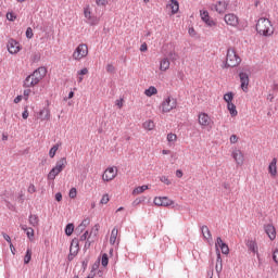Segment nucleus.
<instances>
[{
    "label": "nucleus",
    "instance_id": "obj_1",
    "mask_svg": "<svg viewBox=\"0 0 278 278\" xmlns=\"http://www.w3.org/2000/svg\"><path fill=\"white\" fill-rule=\"evenodd\" d=\"M256 31L260 34V36L265 37L273 36V34H275V30L273 29V23L266 17L258 18L256 23Z\"/></svg>",
    "mask_w": 278,
    "mask_h": 278
},
{
    "label": "nucleus",
    "instance_id": "obj_2",
    "mask_svg": "<svg viewBox=\"0 0 278 278\" xmlns=\"http://www.w3.org/2000/svg\"><path fill=\"white\" fill-rule=\"evenodd\" d=\"M240 62H242V59L236 53V49L228 48L223 68H235V66H239Z\"/></svg>",
    "mask_w": 278,
    "mask_h": 278
},
{
    "label": "nucleus",
    "instance_id": "obj_3",
    "mask_svg": "<svg viewBox=\"0 0 278 278\" xmlns=\"http://www.w3.org/2000/svg\"><path fill=\"white\" fill-rule=\"evenodd\" d=\"M198 123L199 125H201L202 129H212V125H214L212 117H210L207 113H203V112L199 114Z\"/></svg>",
    "mask_w": 278,
    "mask_h": 278
},
{
    "label": "nucleus",
    "instance_id": "obj_4",
    "mask_svg": "<svg viewBox=\"0 0 278 278\" xmlns=\"http://www.w3.org/2000/svg\"><path fill=\"white\" fill-rule=\"evenodd\" d=\"M88 55V46L86 43H80L76 47L73 59L76 61L84 60Z\"/></svg>",
    "mask_w": 278,
    "mask_h": 278
},
{
    "label": "nucleus",
    "instance_id": "obj_5",
    "mask_svg": "<svg viewBox=\"0 0 278 278\" xmlns=\"http://www.w3.org/2000/svg\"><path fill=\"white\" fill-rule=\"evenodd\" d=\"M162 112L164 114L172 112V110H175L177 108V99L167 97L161 104Z\"/></svg>",
    "mask_w": 278,
    "mask_h": 278
},
{
    "label": "nucleus",
    "instance_id": "obj_6",
    "mask_svg": "<svg viewBox=\"0 0 278 278\" xmlns=\"http://www.w3.org/2000/svg\"><path fill=\"white\" fill-rule=\"evenodd\" d=\"M33 79L35 80V84H40L45 77H47V67L40 66L37 70L34 71V73L30 74Z\"/></svg>",
    "mask_w": 278,
    "mask_h": 278
},
{
    "label": "nucleus",
    "instance_id": "obj_7",
    "mask_svg": "<svg viewBox=\"0 0 278 278\" xmlns=\"http://www.w3.org/2000/svg\"><path fill=\"white\" fill-rule=\"evenodd\" d=\"M227 8H229V2L225 0H219L215 4H211V10L218 14H225V12H227Z\"/></svg>",
    "mask_w": 278,
    "mask_h": 278
},
{
    "label": "nucleus",
    "instance_id": "obj_8",
    "mask_svg": "<svg viewBox=\"0 0 278 278\" xmlns=\"http://www.w3.org/2000/svg\"><path fill=\"white\" fill-rule=\"evenodd\" d=\"M66 157H62L61 160H59L55 163V166L49 172L48 175H59L62 173V170H64V168H66Z\"/></svg>",
    "mask_w": 278,
    "mask_h": 278
},
{
    "label": "nucleus",
    "instance_id": "obj_9",
    "mask_svg": "<svg viewBox=\"0 0 278 278\" xmlns=\"http://www.w3.org/2000/svg\"><path fill=\"white\" fill-rule=\"evenodd\" d=\"M7 49L11 55H16L18 51H21L23 48L21 47V43L16 41V39H9V42L7 45Z\"/></svg>",
    "mask_w": 278,
    "mask_h": 278
},
{
    "label": "nucleus",
    "instance_id": "obj_10",
    "mask_svg": "<svg viewBox=\"0 0 278 278\" xmlns=\"http://www.w3.org/2000/svg\"><path fill=\"white\" fill-rule=\"evenodd\" d=\"M201 21L205 24L206 27H216L215 21L210 16V12L207 10L200 11Z\"/></svg>",
    "mask_w": 278,
    "mask_h": 278
},
{
    "label": "nucleus",
    "instance_id": "obj_11",
    "mask_svg": "<svg viewBox=\"0 0 278 278\" xmlns=\"http://www.w3.org/2000/svg\"><path fill=\"white\" fill-rule=\"evenodd\" d=\"M154 205H157L159 207H169V205H175V202L168 199V197H155Z\"/></svg>",
    "mask_w": 278,
    "mask_h": 278
},
{
    "label": "nucleus",
    "instance_id": "obj_12",
    "mask_svg": "<svg viewBox=\"0 0 278 278\" xmlns=\"http://www.w3.org/2000/svg\"><path fill=\"white\" fill-rule=\"evenodd\" d=\"M239 78L241 83V90H243V92H249V74H247V72H240Z\"/></svg>",
    "mask_w": 278,
    "mask_h": 278
},
{
    "label": "nucleus",
    "instance_id": "obj_13",
    "mask_svg": "<svg viewBox=\"0 0 278 278\" xmlns=\"http://www.w3.org/2000/svg\"><path fill=\"white\" fill-rule=\"evenodd\" d=\"M224 21L226 25H230V27H238V15L233 13H228L224 16Z\"/></svg>",
    "mask_w": 278,
    "mask_h": 278
},
{
    "label": "nucleus",
    "instance_id": "obj_14",
    "mask_svg": "<svg viewBox=\"0 0 278 278\" xmlns=\"http://www.w3.org/2000/svg\"><path fill=\"white\" fill-rule=\"evenodd\" d=\"M215 247H216V249H218V247H219V249H220L223 255H229V245H227V243H225V242L223 241V238L217 237Z\"/></svg>",
    "mask_w": 278,
    "mask_h": 278
},
{
    "label": "nucleus",
    "instance_id": "obj_15",
    "mask_svg": "<svg viewBox=\"0 0 278 278\" xmlns=\"http://www.w3.org/2000/svg\"><path fill=\"white\" fill-rule=\"evenodd\" d=\"M216 265H215V270L218 275V277H220V273H223V257L220 256V250L216 249Z\"/></svg>",
    "mask_w": 278,
    "mask_h": 278
},
{
    "label": "nucleus",
    "instance_id": "obj_16",
    "mask_svg": "<svg viewBox=\"0 0 278 278\" xmlns=\"http://www.w3.org/2000/svg\"><path fill=\"white\" fill-rule=\"evenodd\" d=\"M264 229L265 233L270 240H275V238H277V230L275 229V226H273V224L265 225Z\"/></svg>",
    "mask_w": 278,
    "mask_h": 278
},
{
    "label": "nucleus",
    "instance_id": "obj_17",
    "mask_svg": "<svg viewBox=\"0 0 278 278\" xmlns=\"http://www.w3.org/2000/svg\"><path fill=\"white\" fill-rule=\"evenodd\" d=\"M232 157L235 160V162H237V164L240 166L242 164H244V155L242 154V151L240 150H235L232 151Z\"/></svg>",
    "mask_w": 278,
    "mask_h": 278
},
{
    "label": "nucleus",
    "instance_id": "obj_18",
    "mask_svg": "<svg viewBox=\"0 0 278 278\" xmlns=\"http://www.w3.org/2000/svg\"><path fill=\"white\" fill-rule=\"evenodd\" d=\"M100 225L99 224H96L93 227H92V229H91V231H90V233H89V236H88V238H89V240H91V242H94V240H97V236H99V229H100Z\"/></svg>",
    "mask_w": 278,
    "mask_h": 278
},
{
    "label": "nucleus",
    "instance_id": "obj_19",
    "mask_svg": "<svg viewBox=\"0 0 278 278\" xmlns=\"http://www.w3.org/2000/svg\"><path fill=\"white\" fill-rule=\"evenodd\" d=\"M70 253H72L73 255H77V253H79V241L77 239L72 240Z\"/></svg>",
    "mask_w": 278,
    "mask_h": 278
},
{
    "label": "nucleus",
    "instance_id": "obj_20",
    "mask_svg": "<svg viewBox=\"0 0 278 278\" xmlns=\"http://www.w3.org/2000/svg\"><path fill=\"white\" fill-rule=\"evenodd\" d=\"M247 247L249 251H252V253H256V255L260 257L257 242H255L254 240H248Z\"/></svg>",
    "mask_w": 278,
    "mask_h": 278
},
{
    "label": "nucleus",
    "instance_id": "obj_21",
    "mask_svg": "<svg viewBox=\"0 0 278 278\" xmlns=\"http://www.w3.org/2000/svg\"><path fill=\"white\" fill-rule=\"evenodd\" d=\"M34 86H38L36 80H34L31 74L28 75L24 80V88H34Z\"/></svg>",
    "mask_w": 278,
    "mask_h": 278
},
{
    "label": "nucleus",
    "instance_id": "obj_22",
    "mask_svg": "<svg viewBox=\"0 0 278 278\" xmlns=\"http://www.w3.org/2000/svg\"><path fill=\"white\" fill-rule=\"evenodd\" d=\"M268 173L270 175H277V159H273L269 163Z\"/></svg>",
    "mask_w": 278,
    "mask_h": 278
},
{
    "label": "nucleus",
    "instance_id": "obj_23",
    "mask_svg": "<svg viewBox=\"0 0 278 278\" xmlns=\"http://www.w3.org/2000/svg\"><path fill=\"white\" fill-rule=\"evenodd\" d=\"M39 116L41 121H49V118H51V111H49V109H42L39 112Z\"/></svg>",
    "mask_w": 278,
    "mask_h": 278
},
{
    "label": "nucleus",
    "instance_id": "obj_24",
    "mask_svg": "<svg viewBox=\"0 0 278 278\" xmlns=\"http://www.w3.org/2000/svg\"><path fill=\"white\" fill-rule=\"evenodd\" d=\"M227 110L230 114V116H238V110L236 109V104L233 102H228L227 103Z\"/></svg>",
    "mask_w": 278,
    "mask_h": 278
},
{
    "label": "nucleus",
    "instance_id": "obj_25",
    "mask_svg": "<svg viewBox=\"0 0 278 278\" xmlns=\"http://www.w3.org/2000/svg\"><path fill=\"white\" fill-rule=\"evenodd\" d=\"M202 236L205 238V240H212V232L210 231V228L207 226L201 227Z\"/></svg>",
    "mask_w": 278,
    "mask_h": 278
},
{
    "label": "nucleus",
    "instance_id": "obj_26",
    "mask_svg": "<svg viewBox=\"0 0 278 278\" xmlns=\"http://www.w3.org/2000/svg\"><path fill=\"white\" fill-rule=\"evenodd\" d=\"M169 8L172 9V14H177L179 12V1L170 0Z\"/></svg>",
    "mask_w": 278,
    "mask_h": 278
},
{
    "label": "nucleus",
    "instance_id": "obj_27",
    "mask_svg": "<svg viewBox=\"0 0 278 278\" xmlns=\"http://www.w3.org/2000/svg\"><path fill=\"white\" fill-rule=\"evenodd\" d=\"M168 68H170V61H168V59L164 58L160 63V70L168 71Z\"/></svg>",
    "mask_w": 278,
    "mask_h": 278
},
{
    "label": "nucleus",
    "instance_id": "obj_28",
    "mask_svg": "<svg viewBox=\"0 0 278 278\" xmlns=\"http://www.w3.org/2000/svg\"><path fill=\"white\" fill-rule=\"evenodd\" d=\"M116 238H118V228H113L110 237V244H116Z\"/></svg>",
    "mask_w": 278,
    "mask_h": 278
},
{
    "label": "nucleus",
    "instance_id": "obj_29",
    "mask_svg": "<svg viewBox=\"0 0 278 278\" xmlns=\"http://www.w3.org/2000/svg\"><path fill=\"white\" fill-rule=\"evenodd\" d=\"M28 222L31 227H38V223L40 222V219L38 218V215H29Z\"/></svg>",
    "mask_w": 278,
    "mask_h": 278
},
{
    "label": "nucleus",
    "instance_id": "obj_30",
    "mask_svg": "<svg viewBox=\"0 0 278 278\" xmlns=\"http://www.w3.org/2000/svg\"><path fill=\"white\" fill-rule=\"evenodd\" d=\"M153 94H157V88L150 86L148 89L144 90L146 97H153Z\"/></svg>",
    "mask_w": 278,
    "mask_h": 278
},
{
    "label": "nucleus",
    "instance_id": "obj_31",
    "mask_svg": "<svg viewBox=\"0 0 278 278\" xmlns=\"http://www.w3.org/2000/svg\"><path fill=\"white\" fill-rule=\"evenodd\" d=\"M144 190H149V186L147 185H143V186H140V187H137L132 190V194H142V192H144Z\"/></svg>",
    "mask_w": 278,
    "mask_h": 278
},
{
    "label": "nucleus",
    "instance_id": "obj_32",
    "mask_svg": "<svg viewBox=\"0 0 278 278\" xmlns=\"http://www.w3.org/2000/svg\"><path fill=\"white\" fill-rule=\"evenodd\" d=\"M143 128L148 129V131H152V129L155 128V123H153V121L149 119L143 123Z\"/></svg>",
    "mask_w": 278,
    "mask_h": 278
},
{
    "label": "nucleus",
    "instance_id": "obj_33",
    "mask_svg": "<svg viewBox=\"0 0 278 278\" xmlns=\"http://www.w3.org/2000/svg\"><path fill=\"white\" fill-rule=\"evenodd\" d=\"M73 231H75V225L73 224H67L65 226V235L66 236H73Z\"/></svg>",
    "mask_w": 278,
    "mask_h": 278
},
{
    "label": "nucleus",
    "instance_id": "obj_34",
    "mask_svg": "<svg viewBox=\"0 0 278 278\" xmlns=\"http://www.w3.org/2000/svg\"><path fill=\"white\" fill-rule=\"evenodd\" d=\"M58 149H60V143L54 144V146L50 149V151H49V156H50L51 159L55 157V153H58Z\"/></svg>",
    "mask_w": 278,
    "mask_h": 278
},
{
    "label": "nucleus",
    "instance_id": "obj_35",
    "mask_svg": "<svg viewBox=\"0 0 278 278\" xmlns=\"http://www.w3.org/2000/svg\"><path fill=\"white\" fill-rule=\"evenodd\" d=\"M224 101H226L227 103H232L233 92L229 91V92L225 93L224 94Z\"/></svg>",
    "mask_w": 278,
    "mask_h": 278
},
{
    "label": "nucleus",
    "instance_id": "obj_36",
    "mask_svg": "<svg viewBox=\"0 0 278 278\" xmlns=\"http://www.w3.org/2000/svg\"><path fill=\"white\" fill-rule=\"evenodd\" d=\"M29 262H31V249H27L24 256V264H29Z\"/></svg>",
    "mask_w": 278,
    "mask_h": 278
},
{
    "label": "nucleus",
    "instance_id": "obj_37",
    "mask_svg": "<svg viewBox=\"0 0 278 278\" xmlns=\"http://www.w3.org/2000/svg\"><path fill=\"white\" fill-rule=\"evenodd\" d=\"M101 264L104 268L108 266V264H110V257L106 253L102 254Z\"/></svg>",
    "mask_w": 278,
    "mask_h": 278
},
{
    "label": "nucleus",
    "instance_id": "obj_38",
    "mask_svg": "<svg viewBox=\"0 0 278 278\" xmlns=\"http://www.w3.org/2000/svg\"><path fill=\"white\" fill-rule=\"evenodd\" d=\"M87 23L91 26L94 27V25H99V20L94 16H91L87 20Z\"/></svg>",
    "mask_w": 278,
    "mask_h": 278
},
{
    "label": "nucleus",
    "instance_id": "obj_39",
    "mask_svg": "<svg viewBox=\"0 0 278 278\" xmlns=\"http://www.w3.org/2000/svg\"><path fill=\"white\" fill-rule=\"evenodd\" d=\"M105 173H109L110 175H118V169L113 166V167H108L104 172H103V175H105Z\"/></svg>",
    "mask_w": 278,
    "mask_h": 278
},
{
    "label": "nucleus",
    "instance_id": "obj_40",
    "mask_svg": "<svg viewBox=\"0 0 278 278\" xmlns=\"http://www.w3.org/2000/svg\"><path fill=\"white\" fill-rule=\"evenodd\" d=\"M101 205H108L110 203V195L108 193L103 194L102 199L100 200Z\"/></svg>",
    "mask_w": 278,
    "mask_h": 278
},
{
    "label": "nucleus",
    "instance_id": "obj_41",
    "mask_svg": "<svg viewBox=\"0 0 278 278\" xmlns=\"http://www.w3.org/2000/svg\"><path fill=\"white\" fill-rule=\"evenodd\" d=\"M167 142H177V135L173 132L167 134Z\"/></svg>",
    "mask_w": 278,
    "mask_h": 278
},
{
    "label": "nucleus",
    "instance_id": "obj_42",
    "mask_svg": "<svg viewBox=\"0 0 278 278\" xmlns=\"http://www.w3.org/2000/svg\"><path fill=\"white\" fill-rule=\"evenodd\" d=\"M25 34H26V38H28V40H31V38H34V29H31V27H27Z\"/></svg>",
    "mask_w": 278,
    "mask_h": 278
},
{
    "label": "nucleus",
    "instance_id": "obj_43",
    "mask_svg": "<svg viewBox=\"0 0 278 278\" xmlns=\"http://www.w3.org/2000/svg\"><path fill=\"white\" fill-rule=\"evenodd\" d=\"M116 178V175H102L103 181H113Z\"/></svg>",
    "mask_w": 278,
    "mask_h": 278
},
{
    "label": "nucleus",
    "instance_id": "obj_44",
    "mask_svg": "<svg viewBox=\"0 0 278 278\" xmlns=\"http://www.w3.org/2000/svg\"><path fill=\"white\" fill-rule=\"evenodd\" d=\"M160 181H162L166 186H170V179L168 178V176H161Z\"/></svg>",
    "mask_w": 278,
    "mask_h": 278
},
{
    "label": "nucleus",
    "instance_id": "obj_45",
    "mask_svg": "<svg viewBox=\"0 0 278 278\" xmlns=\"http://www.w3.org/2000/svg\"><path fill=\"white\" fill-rule=\"evenodd\" d=\"M70 199H76L77 198V189L72 188L68 193Z\"/></svg>",
    "mask_w": 278,
    "mask_h": 278
},
{
    "label": "nucleus",
    "instance_id": "obj_46",
    "mask_svg": "<svg viewBox=\"0 0 278 278\" xmlns=\"http://www.w3.org/2000/svg\"><path fill=\"white\" fill-rule=\"evenodd\" d=\"M84 16H85V18H87V21L90 17H92L91 12H90V8L87 7V8L84 9Z\"/></svg>",
    "mask_w": 278,
    "mask_h": 278
},
{
    "label": "nucleus",
    "instance_id": "obj_47",
    "mask_svg": "<svg viewBox=\"0 0 278 278\" xmlns=\"http://www.w3.org/2000/svg\"><path fill=\"white\" fill-rule=\"evenodd\" d=\"M26 235H27L28 240H34V228H28L26 230Z\"/></svg>",
    "mask_w": 278,
    "mask_h": 278
},
{
    "label": "nucleus",
    "instance_id": "obj_48",
    "mask_svg": "<svg viewBox=\"0 0 278 278\" xmlns=\"http://www.w3.org/2000/svg\"><path fill=\"white\" fill-rule=\"evenodd\" d=\"M22 118H24V121H27V118H29V111L27 106L24 108V111L22 113Z\"/></svg>",
    "mask_w": 278,
    "mask_h": 278
},
{
    "label": "nucleus",
    "instance_id": "obj_49",
    "mask_svg": "<svg viewBox=\"0 0 278 278\" xmlns=\"http://www.w3.org/2000/svg\"><path fill=\"white\" fill-rule=\"evenodd\" d=\"M144 202V198H137L134 202H132V207H137V205H140V203Z\"/></svg>",
    "mask_w": 278,
    "mask_h": 278
},
{
    "label": "nucleus",
    "instance_id": "obj_50",
    "mask_svg": "<svg viewBox=\"0 0 278 278\" xmlns=\"http://www.w3.org/2000/svg\"><path fill=\"white\" fill-rule=\"evenodd\" d=\"M90 262V257H87L83 261V270L86 273V269L88 268V263Z\"/></svg>",
    "mask_w": 278,
    "mask_h": 278
},
{
    "label": "nucleus",
    "instance_id": "obj_51",
    "mask_svg": "<svg viewBox=\"0 0 278 278\" xmlns=\"http://www.w3.org/2000/svg\"><path fill=\"white\" fill-rule=\"evenodd\" d=\"M106 73H116V67L112 64L106 65Z\"/></svg>",
    "mask_w": 278,
    "mask_h": 278
},
{
    "label": "nucleus",
    "instance_id": "obj_52",
    "mask_svg": "<svg viewBox=\"0 0 278 278\" xmlns=\"http://www.w3.org/2000/svg\"><path fill=\"white\" fill-rule=\"evenodd\" d=\"M23 94H24L25 101H27V99H29V96L31 94V89H25Z\"/></svg>",
    "mask_w": 278,
    "mask_h": 278
},
{
    "label": "nucleus",
    "instance_id": "obj_53",
    "mask_svg": "<svg viewBox=\"0 0 278 278\" xmlns=\"http://www.w3.org/2000/svg\"><path fill=\"white\" fill-rule=\"evenodd\" d=\"M7 18L13 23V21H16V15L14 13H8Z\"/></svg>",
    "mask_w": 278,
    "mask_h": 278
},
{
    "label": "nucleus",
    "instance_id": "obj_54",
    "mask_svg": "<svg viewBox=\"0 0 278 278\" xmlns=\"http://www.w3.org/2000/svg\"><path fill=\"white\" fill-rule=\"evenodd\" d=\"M2 236H3L4 240H5L9 244H12V238H10L8 233L2 232Z\"/></svg>",
    "mask_w": 278,
    "mask_h": 278
},
{
    "label": "nucleus",
    "instance_id": "obj_55",
    "mask_svg": "<svg viewBox=\"0 0 278 278\" xmlns=\"http://www.w3.org/2000/svg\"><path fill=\"white\" fill-rule=\"evenodd\" d=\"M273 260L276 264H278V249H276L273 253Z\"/></svg>",
    "mask_w": 278,
    "mask_h": 278
},
{
    "label": "nucleus",
    "instance_id": "obj_56",
    "mask_svg": "<svg viewBox=\"0 0 278 278\" xmlns=\"http://www.w3.org/2000/svg\"><path fill=\"white\" fill-rule=\"evenodd\" d=\"M77 73H78V75L84 77V75H88V70L86 67H84L83 70H79Z\"/></svg>",
    "mask_w": 278,
    "mask_h": 278
},
{
    "label": "nucleus",
    "instance_id": "obj_57",
    "mask_svg": "<svg viewBox=\"0 0 278 278\" xmlns=\"http://www.w3.org/2000/svg\"><path fill=\"white\" fill-rule=\"evenodd\" d=\"M236 142H238V136L237 135H231L230 136V143L236 144Z\"/></svg>",
    "mask_w": 278,
    "mask_h": 278
},
{
    "label": "nucleus",
    "instance_id": "obj_58",
    "mask_svg": "<svg viewBox=\"0 0 278 278\" xmlns=\"http://www.w3.org/2000/svg\"><path fill=\"white\" fill-rule=\"evenodd\" d=\"M97 5H108V0H96Z\"/></svg>",
    "mask_w": 278,
    "mask_h": 278
},
{
    "label": "nucleus",
    "instance_id": "obj_59",
    "mask_svg": "<svg viewBox=\"0 0 278 278\" xmlns=\"http://www.w3.org/2000/svg\"><path fill=\"white\" fill-rule=\"evenodd\" d=\"M92 242H94V241H92V239H90V237H88V239H87V241L85 243V249H89L90 245L92 244Z\"/></svg>",
    "mask_w": 278,
    "mask_h": 278
},
{
    "label": "nucleus",
    "instance_id": "obj_60",
    "mask_svg": "<svg viewBox=\"0 0 278 278\" xmlns=\"http://www.w3.org/2000/svg\"><path fill=\"white\" fill-rule=\"evenodd\" d=\"M88 233H89L88 231H85V233L80 236L81 242H86V240H88Z\"/></svg>",
    "mask_w": 278,
    "mask_h": 278
},
{
    "label": "nucleus",
    "instance_id": "obj_61",
    "mask_svg": "<svg viewBox=\"0 0 278 278\" xmlns=\"http://www.w3.org/2000/svg\"><path fill=\"white\" fill-rule=\"evenodd\" d=\"M85 227L81 225V224H79L77 227H76V231H77V233H81L83 231H85Z\"/></svg>",
    "mask_w": 278,
    "mask_h": 278
},
{
    "label": "nucleus",
    "instance_id": "obj_62",
    "mask_svg": "<svg viewBox=\"0 0 278 278\" xmlns=\"http://www.w3.org/2000/svg\"><path fill=\"white\" fill-rule=\"evenodd\" d=\"M140 51H141L142 53H144V51H149V46H147V43H142V45L140 46Z\"/></svg>",
    "mask_w": 278,
    "mask_h": 278
},
{
    "label": "nucleus",
    "instance_id": "obj_63",
    "mask_svg": "<svg viewBox=\"0 0 278 278\" xmlns=\"http://www.w3.org/2000/svg\"><path fill=\"white\" fill-rule=\"evenodd\" d=\"M85 228L88 227V225H90V218H85L81 224Z\"/></svg>",
    "mask_w": 278,
    "mask_h": 278
},
{
    "label": "nucleus",
    "instance_id": "obj_64",
    "mask_svg": "<svg viewBox=\"0 0 278 278\" xmlns=\"http://www.w3.org/2000/svg\"><path fill=\"white\" fill-rule=\"evenodd\" d=\"M28 192H29L30 194H34V192H36V186L30 185V186L28 187Z\"/></svg>",
    "mask_w": 278,
    "mask_h": 278
}]
</instances>
